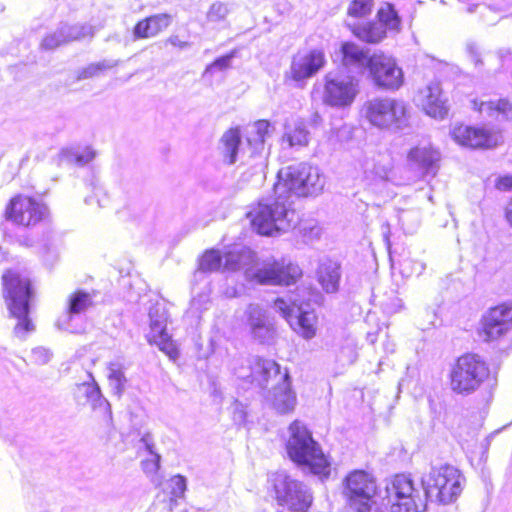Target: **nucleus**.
<instances>
[{
    "mask_svg": "<svg viewBox=\"0 0 512 512\" xmlns=\"http://www.w3.org/2000/svg\"><path fill=\"white\" fill-rule=\"evenodd\" d=\"M314 230H316V235L318 234L319 232V228L315 227V228H312L311 231L313 232Z\"/></svg>",
    "mask_w": 512,
    "mask_h": 512,
    "instance_id": "obj_56",
    "label": "nucleus"
},
{
    "mask_svg": "<svg viewBox=\"0 0 512 512\" xmlns=\"http://www.w3.org/2000/svg\"><path fill=\"white\" fill-rule=\"evenodd\" d=\"M414 101L425 113L433 118H444L448 113L446 99L442 96L439 83H430L419 89Z\"/></svg>",
    "mask_w": 512,
    "mask_h": 512,
    "instance_id": "obj_20",
    "label": "nucleus"
},
{
    "mask_svg": "<svg viewBox=\"0 0 512 512\" xmlns=\"http://www.w3.org/2000/svg\"><path fill=\"white\" fill-rule=\"evenodd\" d=\"M4 297L11 317L17 320L14 334L24 339L26 334L35 330L29 317L34 297L31 280L16 270H8L2 276Z\"/></svg>",
    "mask_w": 512,
    "mask_h": 512,
    "instance_id": "obj_3",
    "label": "nucleus"
},
{
    "mask_svg": "<svg viewBox=\"0 0 512 512\" xmlns=\"http://www.w3.org/2000/svg\"><path fill=\"white\" fill-rule=\"evenodd\" d=\"M377 17L378 23L382 24L385 30L399 31L401 19L392 4L384 3L378 10Z\"/></svg>",
    "mask_w": 512,
    "mask_h": 512,
    "instance_id": "obj_35",
    "label": "nucleus"
},
{
    "mask_svg": "<svg viewBox=\"0 0 512 512\" xmlns=\"http://www.w3.org/2000/svg\"><path fill=\"white\" fill-rule=\"evenodd\" d=\"M326 64L325 54L320 49L298 51L291 60L289 70L285 77L297 84H303L313 77Z\"/></svg>",
    "mask_w": 512,
    "mask_h": 512,
    "instance_id": "obj_17",
    "label": "nucleus"
},
{
    "mask_svg": "<svg viewBox=\"0 0 512 512\" xmlns=\"http://www.w3.org/2000/svg\"><path fill=\"white\" fill-rule=\"evenodd\" d=\"M209 302V299L206 295H200L197 298H193L191 301V309L192 310H200L202 304H207Z\"/></svg>",
    "mask_w": 512,
    "mask_h": 512,
    "instance_id": "obj_50",
    "label": "nucleus"
},
{
    "mask_svg": "<svg viewBox=\"0 0 512 512\" xmlns=\"http://www.w3.org/2000/svg\"><path fill=\"white\" fill-rule=\"evenodd\" d=\"M233 57L234 53H230L217 58L214 62H212L206 67L204 75L213 73L214 71H224L228 69L231 65Z\"/></svg>",
    "mask_w": 512,
    "mask_h": 512,
    "instance_id": "obj_44",
    "label": "nucleus"
},
{
    "mask_svg": "<svg viewBox=\"0 0 512 512\" xmlns=\"http://www.w3.org/2000/svg\"><path fill=\"white\" fill-rule=\"evenodd\" d=\"M365 118L373 126L394 131L409 126L408 105L400 99L376 97L365 102L363 106Z\"/></svg>",
    "mask_w": 512,
    "mask_h": 512,
    "instance_id": "obj_8",
    "label": "nucleus"
},
{
    "mask_svg": "<svg viewBox=\"0 0 512 512\" xmlns=\"http://www.w3.org/2000/svg\"><path fill=\"white\" fill-rule=\"evenodd\" d=\"M496 187L499 190L508 191L512 190V176L507 175L500 177L496 183Z\"/></svg>",
    "mask_w": 512,
    "mask_h": 512,
    "instance_id": "obj_49",
    "label": "nucleus"
},
{
    "mask_svg": "<svg viewBox=\"0 0 512 512\" xmlns=\"http://www.w3.org/2000/svg\"><path fill=\"white\" fill-rule=\"evenodd\" d=\"M95 292H87L79 289L71 293L67 298V311L58 321L57 325L60 329L71 331L69 322L74 316L87 312L94 306Z\"/></svg>",
    "mask_w": 512,
    "mask_h": 512,
    "instance_id": "obj_24",
    "label": "nucleus"
},
{
    "mask_svg": "<svg viewBox=\"0 0 512 512\" xmlns=\"http://www.w3.org/2000/svg\"><path fill=\"white\" fill-rule=\"evenodd\" d=\"M60 26L64 31L68 43L72 41H80L86 37L92 38L94 36V28L89 24L78 23L69 25L67 23H63Z\"/></svg>",
    "mask_w": 512,
    "mask_h": 512,
    "instance_id": "obj_37",
    "label": "nucleus"
},
{
    "mask_svg": "<svg viewBox=\"0 0 512 512\" xmlns=\"http://www.w3.org/2000/svg\"><path fill=\"white\" fill-rule=\"evenodd\" d=\"M290 147H305L309 143V131L302 121L294 124L293 128H289L283 137Z\"/></svg>",
    "mask_w": 512,
    "mask_h": 512,
    "instance_id": "obj_33",
    "label": "nucleus"
},
{
    "mask_svg": "<svg viewBox=\"0 0 512 512\" xmlns=\"http://www.w3.org/2000/svg\"><path fill=\"white\" fill-rule=\"evenodd\" d=\"M224 269L238 271L254 261V253L248 248L234 249L224 255Z\"/></svg>",
    "mask_w": 512,
    "mask_h": 512,
    "instance_id": "obj_30",
    "label": "nucleus"
},
{
    "mask_svg": "<svg viewBox=\"0 0 512 512\" xmlns=\"http://www.w3.org/2000/svg\"><path fill=\"white\" fill-rule=\"evenodd\" d=\"M376 335L375 334H368L367 335V340L371 343V344H374L376 342Z\"/></svg>",
    "mask_w": 512,
    "mask_h": 512,
    "instance_id": "obj_54",
    "label": "nucleus"
},
{
    "mask_svg": "<svg viewBox=\"0 0 512 512\" xmlns=\"http://www.w3.org/2000/svg\"><path fill=\"white\" fill-rule=\"evenodd\" d=\"M150 319V340L155 342L161 351L165 352L171 359L178 357V351L171 341L166 327L168 314L164 305L156 303L149 309Z\"/></svg>",
    "mask_w": 512,
    "mask_h": 512,
    "instance_id": "obj_18",
    "label": "nucleus"
},
{
    "mask_svg": "<svg viewBox=\"0 0 512 512\" xmlns=\"http://www.w3.org/2000/svg\"><path fill=\"white\" fill-rule=\"evenodd\" d=\"M323 103L336 108L350 106L359 93V80L341 70L330 71L325 74Z\"/></svg>",
    "mask_w": 512,
    "mask_h": 512,
    "instance_id": "obj_12",
    "label": "nucleus"
},
{
    "mask_svg": "<svg viewBox=\"0 0 512 512\" xmlns=\"http://www.w3.org/2000/svg\"><path fill=\"white\" fill-rule=\"evenodd\" d=\"M324 185L325 178L317 167L299 163L282 168L274 185V195L262 198L248 212L252 227L264 236L294 229L300 218L293 208L292 197L318 195Z\"/></svg>",
    "mask_w": 512,
    "mask_h": 512,
    "instance_id": "obj_1",
    "label": "nucleus"
},
{
    "mask_svg": "<svg viewBox=\"0 0 512 512\" xmlns=\"http://www.w3.org/2000/svg\"><path fill=\"white\" fill-rule=\"evenodd\" d=\"M473 107L481 114H486L487 116L501 117L506 120L512 119V103L506 99L474 100Z\"/></svg>",
    "mask_w": 512,
    "mask_h": 512,
    "instance_id": "obj_28",
    "label": "nucleus"
},
{
    "mask_svg": "<svg viewBox=\"0 0 512 512\" xmlns=\"http://www.w3.org/2000/svg\"><path fill=\"white\" fill-rule=\"evenodd\" d=\"M413 219L416 221V224L419 223V214L415 211H402L399 214V222L402 224L404 229H407L409 232L412 230V227L408 226V221Z\"/></svg>",
    "mask_w": 512,
    "mask_h": 512,
    "instance_id": "obj_47",
    "label": "nucleus"
},
{
    "mask_svg": "<svg viewBox=\"0 0 512 512\" xmlns=\"http://www.w3.org/2000/svg\"><path fill=\"white\" fill-rule=\"evenodd\" d=\"M140 441L144 444L149 454L153 456L151 461H145L142 463L144 470L149 472L157 471L160 467V455L154 451V442L152 436L149 433H146L142 436Z\"/></svg>",
    "mask_w": 512,
    "mask_h": 512,
    "instance_id": "obj_40",
    "label": "nucleus"
},
{
    "mask_svg": "<svg viewBox=\"0 0 512 512\" xmlns=\"http://www.w3.org/2000/svg\"><path fill=\"white\" fill-rule=\"evenodd\" d=\"M269 481L280 506L291 512H307L312 505L313 496L308 486L286 472L273 473Z\"/></svg>",
    "mask_w": 512,
    "mask_h": 512,
    "instance_id": "obj_10",
    "label": "nucleus"
},
{
    "mask_svg": "<svg viewBox=\"0 0 512 512\" xmlns=\"http://www.w3.org/2000/svg\"><path fill=\"white\" fill-rule=\"evenodd\" d=\"M304 288H297L286 300L277 298L274 302V308L288 322L293 331L306 340H310L316 335L317 315L309 305L305 303L303 297Z\"/></svg>",
    "mask_w": 512,
    "mask_h": 512,
    "instance_id": "obj_9",
    "label": "nucleus"
},
{
    "mask_svg": "<svg viewBox=\"0 0 512 512\" xmlns=\"http://www.w3.org/2000/svg\"><path fill=\"white\" fill-rule=\"evenodd\" d=\"M247 324L254 339L270 343L275 337V328L268 320L265 310L259 305L250 304L246 310Z\"/></svg>",
    "mask_w": 512,
    "mask_h": 512,
    "instance_id": "obj_22",
    "label": "nucleus"
},
{
    "mask_svg": "<svg viewBox=\"0 0 512 512\" xmlns=\"http://www.w3.org/2000/svg\"><path fill=\"white\" fill-rule=\"evenodd\" d=\"M249 368V374L242 371L235 373L239 378L247 379L252 384L256 383L261 389L266 388L270 380L276 381L267 400L278 413L286 414L295 408L296 395L291 389L290 376L287 371L281 373L279 364L274 360L255 357Z\"/></svg>",
    "mask_w": 512,
    "mask_h": 512,
    "instance_id": "obj_2",
    "label": "nucleus"
},
{
    "mask_svg": "<svg viewBox=\"0 0 512 512\" xmlns=\"http://www.w3.org/2000/svg\"><path fill=\"white\" fill-rule=\"evenodd\" d=\"M65 44H68L67 38L65 37L61 26H59L54 32L47 34L43 38L40 46L43 50H54Z\"/></svg>",
    "mask_w": 512,
    "mask_h": 512,
    "instance_id": "obj_42",
    "label": "nucleus"
},
{
    "mask_svg": "<svg viewBox=\"0 0 512 512\" xmlns=\"http://www.w3.org/2000/svg\"><path fill=\"white\" fill-rule=\"evenodd\" d=\"M222 260L223 257L218 250H207L199 259V266L195 276L218 271L222 266Z\"/></svg>",
    "mask_w": 512,
    "mask_h": 512,
    "instance_id": "obj_34",
    "label": "nucleus"
},
{
    "mask_svg": "<svg viewBox=\"0 0 512 512\" xmlns=\"http://www.w3.org/2000/svg\"><path fill=\"white\" fill-rule=\"evenodd\" d=\"M341 64L348 72L363 75L371 65L368 51L353 42H344L340 47Z\"/></svg>",
    "mask_w": 512,
    "mask_h": 512,
    "instance_id": "obj_21",
    "label": "nucleus"
},
{
    "mask_svg": "<svg viewBox=\"0 0 512 512\" xmlns=\"http://www.w3.org/2000/svg\"><path fill=\"white\" fill-rule=\"evenodd\" d=\"M512 331V304L490 308L481 319V336L484 341H497Z\"/></svg>",
    "mask_w": 512,
    "mask_h": 512,
    "instance_id": "obj_15",
    "label": "nucleus"
},
{
    "mask_svg": "<svg viewBox=\"0 0 512 512\" xmlns=\"http://www.w3.org/2000/svg\"><path fill=\"white\" fill-rule=\"evenodd\" d=\"M169 487L174 498H182L187 489V480L182 475H174L169 480Z\"/></svg>",
    "mask_w": 512,
    "mask_h": 512,
    "instance_id": "obj_43",
    "label": "nucleus"
},
{
    "mask_svg": "<svg viewBox=\"0 0 512 512\" xmlns=\"http://www.w3.org/2000/svg\"><path fill=\"white\" fill-rule=\"evenodd\" d=\"M107 378L113 393L121 397L127 382L122 366L118 363H110Z\"/></svg>",
    "mask_w": 512,
    "mask_h": 512,
    "instance_id": "obj_36",
    "label": "nucleus"
},
{
    "mask_svg": "<svg viewBox=\"0 0 512 512\" xmlns=\"http://www.w3.org/2000/svg\"><path fill=\"white\" fill-rule=\"evenodd\" d=\"M233 420L236 424L241 425L246 420V411L244 406L238 402L235 401L233 404Z\"/></svg>",
    "mask_w": 512,
    "mask_h": 512,
    "instance_id": "obj_48",
    "label": "nucleus"
},
{
    "mask_svg": "<svg viewBox=\"0 0 512 512\" xmlns=\"http://www.w3.org/2000/svg\"><path fill=\"white\" fill-rule=\"evenodd\" d=\"M270 128L271 125L267 120H258L252 126L247 142L253 154L260 153L264 149L265 140L270 135Z\"/></svg>",
    "mask_w": 512,
    "mask_h": 512,
    "instance_id": "obj_31",
    "label": "nucleus"
},
{
    "mask_svg": "<svg viewBox=\"0 0 512 512\" xmlns=\"http://www.w3.org/2000/svg\"><path fill=\"white\" fill-rule=\"evenodd\" d=\"M453 140L464 147L489 148L495 144L493 137L484 129L455 125L450 132Z\"/></svg>",
    "mask_w": 512,
    "mask_h": 512,
    "instance_id": "obj_23",
    "label": "nucleus"
},
{
    "mask_svg": "<svg viewBox=\"0 0 512 512\" xmlns=\"http://www.w3.org/2000/svg\"><path fill=\"white\" fill-rule=\"evenodd\" d=\"M489 368L477 354H465L453 366L450 378L451 388L459 394H471L488 378Z\"/></svg>",
    "mask_w": 512,
    "mask_h": 512,
    "instance_id": "obj_11",
    "label": "nucleus"
},
{
    "mask_svg": "<svg viewBox=\"0 0 512 512\" xmlns=\"http://www.w3.org/2000/svg\"><path fill=\"white\" fill-rule=\"evenodd\" d=\"M221 154L224 161L231 165L237 161L239 146L241 143V135L238 128H232L226 131L220 140Z\"/></svg>",
    "mask_w": 512,
    "mask_h": 512,
    "instance_id": "obj_29",
    "label": "nucleus"
},
{
    "mask_svg": "<svg viewBox=\"0 0 512 512\" xmlns=\"http://www.w3.org/2000/svg\"><path fill=\"white\" fill-rule=\"evenodd\" d=\"M52 358V352L45 347H36L31 351V359L37 365H45Z\"/></svg>",
    "mask_w": 512,
    "mask_h": 512,
    "instance_id": "obj_46",
    "label": "nucleus"
},
{
    "mask_svg": "<svg viewBox=\"0 0 512 512\" xmlns=\"http://www.w3.org/2000/svg\"><path fill=\"white\" fill-rule=\"evenodd\" d=\"M374 0H352L348 6L347 14L353 18H364L371 14Z\"/></svg>",
    "mask_w": 512,
    "mask_h": 512,
    "instance_id": "obj_39",
    "label": "nucleus"
},
{
    "mask_svg": "<svg viewBox=\"0 0 512 512\" xmlns=\"http://www.w3.org/2000/svg\"><path fill=\"white\" fill-rule=\"evenodd\" d=\"M342 279L341 264L331 259L322 260L316 270V280L326 294H336Z\"/></svg>",
    "mask_w": 512,
    "mask_h": 512,
    "instance_id": "obj_25",
    "label": "nucleus"
},
{
    "mask_svg": "<svg viewBox=\"0 0 512 512\" xmlns=\"http://www.w3.org/2000/svg\"><path fill=\"white\" fill-rule=\"evenodd\" d=\"M440 152L430 144L418 145L408 153V164L421 175L435 176L439 169Z\"/></svg>",
    "mask_w": 512,
    "mask_h": 512,
    "instance_id": "obj_19",
    "label": "nucleus"
},
{
    "mask_svg": "<svg viewBox=\"0 0 512 512\" xmlns=\"http://www.w3.org/2000/svg\"><path fill=\"white\" fill-rule=\"evenodd\" d=\"M463 481L464 478L457 468L445 464L432 467L422 477L421 484L428 501L449 504L461 494Z\"/></svg>",
    "mask_w": 512,
    "mask_h": 512,
    "instance_id": "obj_6",
    "label": "nucleus"
},
{
    "mask_svg": "<svg viewBox=\"0 0 512 512\" xmlns=\"http://www.w3.org/2000/svg\"><path fill=\"white\" fill-rule=\"evenodd\" d=\"M120 64L117 59H103L99 62L91 63L86 67L78 70L76 79L78 81L99 76L101 73L113 69Z\"/></svg>",
    "mask_w": 512,
    "mask_h": 512,
    "instance_id": "obj_32",
    "label": "nucleus"
},
{
    "mask_svg": "<svg viewBox=\"0 0 512 512\" xmlns=\"http://www.w3.org/2000/svg\"><path fill=\"white\" fill-rule=\"evenodd\" d=\"M228 13L227 6L221 2L213 3L207 13V19L211 22L223 20Z\"/></svg>",
    "mask_w": 512,
    "mask_h": 512,
    "instance_id": "obj_45",
    "label": "nucleus"
},
{
    "mask_svg": "<svg viewBox=\"0 0 512 512\" xmlns=\"http://www.w3.org/2000/svg\"><path fill=\"white\" fill-rule=\"evenodd\" d=\"M427 501L409 476L398 474L385 482L381 505L389 507L390 512H425Z\"/></svg>",
    "mask_w": 512,
    "mask_h": 512,
    "instance_id": "obj_7",
    "label": "nucleus"
},
{
    "mask_svg": "<svg viewBox=\"0 0 512 512\" xmlns=\"http://www.w3.org/2000/svg\"><path fill=\"white\" fill-rule=\"evenodd\" d=\"M345 490L353 511L384 512L380 507L384 487H378L375 478L371 474L363 470L351 472L345 479Z\"/></svg>",
    "mask_w": 512,
    "mask_h": 512,
    "instance_id": "obj_5",
    "label": "nucleus"
},
{
    "mask_svg": "<svg viewBox=\"0 0 512 512\" xmlns=\"http://www.w3.org/2000/svg\"><path fill=\"white\" fill-rule=\"evenodd\" d=\"M506 218L510 225L512 226V202L508 205L506 209Z\"/></svg>",
    "mask_w": 512,
    "mask_h": 512,
    "instance_id": "obj_53",
    "label": "nucleus"
},
{
    "mask_svg": "<svg viewBox=\"0 0 512 512\" xmlns=\"http://www.w3.org/2000/svg\"><path fill=\"white\" fill-rule=\"evenodd\" d=\"M173 17L168 13L154 14L137 22L133 29V37L147 39L157 36L167 29L172 23Z\"/></svg>",
    "mask_w": 512,
    "mask_h": 512,
    "instance_id": "obj_26",
    "label": "nucleus"
},
{
    "mask_svg": "<svg viewBox=\"0 0 512 512\" xmlns=\"http://www.w3.org/2000/svg\"><path fill=\"white\" fill-rule=\"evenodd\" d=\"M81 387L84 389V393L93 408L100 407L103 404L109 405L106 399L102 396L100 387L94 379H92V383H83Z\"/></svg>",
    "mask_w": 512,
    "mask_h": 512,
    "instance_id": "obj_41",
    "label": "nucleus"
},
{
    "mask_svg": "<svg viewBox=\"0 0 512 512\" xmlns=\"http://www.w3.org/2000/svg\"><path fill=\"white\" fill-rule=\"evenodd\" d=\"M381 229H382V233H383L384 238H385L386 240H388L389 235H390V225H389V223H384V224L382 225V228H381Z\"/></svg>",
    "mask_w": 512,
    "mask_h": 512,
    "instance_id": "obj_52",
    "label": "nucleus"
},
{
    "mask_svg": "<svg viewBox=\"0 0 512 512\" xmlns=\"http://www.w3.org/2000/svg\"><path fill=\"white\" fill-rule=\"evenodd\" d=\"M47 207L31 197L18 195L11 199L6 208V217L17 225L32 226L47 214Z\"/></svg>",
    "mask_w": 512,
    "mask_h": 512,
    "instance_id": "obj_16",
    "label": "nucleus"
},
{
    "mask_svg": "<svg viewBox=\"0 0 512 512\" xmlns=\"http://www.w3.org/2000/svg\"><path fill=\"white\" fill-rule=\"evenodd\" d=\"M167 42L172 46L178 47L180 49H186L190 46L189 42L180 40L178 36H170L167 39Z\"/></svg>",
    "mask_w": 512,
    "mask_h": 512,
    "instance_id": "obj_51",
    "label": "nucleus"
},
{
    "mask_svg": "<svg viewBox=\"0 0 512 512\" xmlns=\"http://www.w3.org/2000/svg\"><path fill=\"white\" fill-rule=\"evenodd\" d=\"M289 432L286 449L290 459L298 465L309 467L313 474L327 477L330 463L308 428L296 420L289 426Z\"/></svg>",
    "mask_w": 512,
    "mask_h": 512,
    "instance_id": "obj_4",
    "label": "nucleus"
},
{
    "mask_svg": "<svg viewBox=\"0 0 512 512\" xmlns=\"http://www.w3.org/2000/svg\"><path fill=\"white\" fill-rule=\"evenodd\" d=\"M367 74L375 86L385 90H398L404 82L403 71L395 59L383 53L371 55Z\"/></svg>",
    "mask_w": 512,
    "mask_h": 512,
    "instance_id": "obj_14",
    "label": "nucleus"
},
{
    "mask_svg": "<svg viewBox=\"0 0 512 512\" xmlns=\"http://www.w3.org/2000/svg\"><path fill=\"white\" fill-rule=\"evenodd\" d=\"M347 26L350 28L355 37L366 43L376 44L386 37V30L382 24L377 22H347Z\"/></svg>",
    "mask_w": 512,
    "mask_h": 512,
    "instance_id": "obj_27",
    "label": "nucleus"
},
{
    "mask_svg": "<svg viewBox=\"0 0 512 512\" xmlns=\"http://www.w3.org/2000/svg\"><path fill=\"white\" fill-rule=\"evenodd\" d=\"M471 53H472L473 60L475 61V64L478 65L479 63H481V60L478 58L477 53L472 50H471Z\"/></svg>",
    "mask_w": 512,
    "mask_h": 512,
    "instance_id": "obj_55",
    "label": "nucleus"
},
{
    "mask_svg": "<svg viewBox=\"0 0 512 512\" xmlns=\"http://www.w3.org/2000/svg\"><path fill=\"white\" fill-rule=\"evenodd\" d=\"M95 157V152L91 148H86L83 151H74L71 149L62 150L60 153V161L67 163H75L79 166H84L92 161Z\"/></svg>",
    "mask_w": 512,
    "mask_h": 512,
    "instance_id": "obj_38",
    "label": "nucleus"
},
{
    "mask_svg": "<svg viewBox=\"0 0 512 512\" xmlns=\"http://www.w3.org/2000/svg\"><path fill=\"white\" fill-rule=\"evenodd\" d=\"M301 275L302 271L297 264L284 259L265 262L257 269H245L246 280L260 285L289 286L294 284Z\"/></svg>",
    "mask_w": 512,
    "mask_h": 512,
    "instance_id": "obj_13",
    "label": "nucleus"
}]
</instances>
